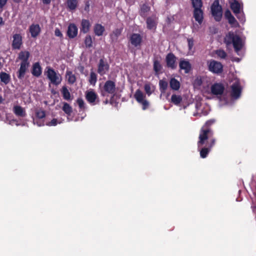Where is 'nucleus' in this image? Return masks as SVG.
I'll list each match as a JSON object with an SVG mask.
<instances>
[{
	"label": "nucleus",
	"mask_w": 256,
	"mask_h": 256,
	"mask_svg": "<svg viewBox=\"0 0 256 256\" xmlns=\"http://www.w3.org/2000/svg\"><path fill=\"white\" fill-rule=\"evenodd\" d=\"M116 91V83L111 80L106 81L100 90L101 96H108L109 94L112 96L111 100L114 98Z\"/></svg>",
	"instance_id": "2"
},
{
	"label": "nucleus",
	"mask_w": 256,
	"mask_h": 256,
	"mask_svg": "<svg viewBox=\"0 0 256 256\" xmlns=\"http://www.w3.org/2000/svg\"><path fill=\"white\" fill-rule=\"evenodd\" d=\"M230 8L235 14L240 12V4L236 0H234L230 4Z\"/></svg>",
	"instance_id": "29"
},
{
	"label": "nucleus",
	"mask_w": 256,
	"mask_h": 256,
	"mask_svg": "<svg viewBox=\"0 0 256 256\" xmlns=\"http://www.w3.org/2000/svg\"><path fill=\"white\" fill-rule=\"evenodd\" d=\"M109 102V101L108 99L106 100L104 102V104H108V103Z\"/></svg>",
	"instance_id": "56"
},
{
	"label": "nucleus",
	"mask_w": 256,
	"mask_h": 256,
	"mask_svg": "<svg viewBox=\"0 0 256 256\" xmlns=\"http://www.w3.org/2000/svg\"><path fill=\"white\" fill-rule=\"evenodd\" d=\"M140 104H142V109L143 110H146L149 106V102L146 100L142 101V102H140Z\"/></svg>",
	"instance_id": "48"
},
{
	"label": "nucleus",
	"mask_w": 256,
	"mask_h": 256,
	"mask_svg": "<svg viewBox=\"0 0 256 256\" xmlns=\"http://www.w3.org/2000/svg\"><path fill=\"white\" fill-rule=\"evenodd\" d=\"M84 10L86 12H88L90 11V4L89 0H86L84 2Z\"/></svg>",
	"instance_id": "51"
},
{
	"label": "nucleus",
	"mask_w": 256,
	"mask_h": 256,
	"mask_svg": "<svg viewBox=\"0 0 256 256\" xmlns=\"http://www.w3.org/2000/svg\"><path fill=\"white\" fill-rule=\"evenodd\" d=\"M146 24L147 28L150 30H156L158 24V18L154 14L146 18Z\"/></svg>",
	"instance_id": "9"
},
{
	"label": "nucleus",
	"mask_w": 256,
	"mask_h": 256,
	"mask_svg": "<svg viewBox=\"0 0 256 256\" xmlns=\"http://www.w3.org/2000/svg\"><path fill=\"white\" fill-rule=\"evenodd\" d=\"M84 44L86 48H90L92 46V41L90 36L88 35L86 36L84 39Z\"/></svg>",
	"instance_id": "43"
},
{
	"label": "nucleus",
	"mask_w": 256,
	"mask_h": 256,
	"mask_svg": "<svg viewBox=\"0 0 256 256\" xmlns=\"http://www.w3.org/2000/svg\"><path fill=\"white\" fill-rule=\"evenodd\" d=\"M85 97L87 102L92 105H94L99 102L98 96L94 90L86 91Z\"/></svg>",
	"instance_id": "6"
},
{
	"label": "nucleus",
	"mask_w": 256,
	"mask_h": 256,
	"mask_svg": "<svg viewBox=\"0 0 256 256\" xmlns=\"http://www.w3.org/2000/svg\"><path fill=\"white\" fill-rule=\"evenodd\" d=\"M214 119L207 120L201 128L197 142L198 149L200 157L206 158L216 143V138L214 137V131L210 126L215 123Z\"/></svg>",
	"instance_id": "1"
},
{
	"label": "nucleus",
	"mask_w": 256,
	"mask_h": 256,
	"mask_svg": "<svg viewBox=\"0 0 256 256\" xmlns=\"http://www.w3.org/2000/svg\"><path fill=\"white\" fill-rule=\"evenodd\" d=\"M62 110L66 114L69 116L70 115L72 112V107L68 104L66 102L64 103V106H62Z\"/></svg>",
	"instance_id": "39"
},
{
	"label": "nucleus",
	"mask_w": 256,
	"mask_h": 256,
	"mask_svg": "<svg viewBox=\"0 0 256 256\" xmlns=\"http://www.w3.org/2000/svg\"><path fill=\"white\" fill-rule=\"evenodd\" d=\"M48 78L50 82L56 85H58L62 82V78L60 74H58L55 70L50 68H48L46 71Z\"/></svg>",
	"instance_id": "5"
},
{
	"label": "nucleus",
	"mask_w": 256,
	"mask_h": 256,
	"mask_svg": "<svg viewBox=\"0 0 256 256\" xmlns=\"http://www.w3.org/2000/svg\"><path fill=\"white\" fill-rule=\"evenodd\" d=\"M14 112L18 116L24 117L26 116V111L20 106H16L14 107Z\"/></svg>",
	"instance_id": "26"
},
{
	"label": "nucleus",
	"mask_w": 256,
	"mask_h": 256,
	"mask_svg": "<svg viewBox=\"0 0 256 256\" xmlns=\"http://www.w3.org/2000/svg\"><path fill=\"white\" fill-rule=\"evenodd\" d=\"M58 124V120L56 118H53L50 122H48L46 125L48 126H56Z\"/></svg>",
	"instance_id": "49"
},
{
	"label": "nucleus",
	"mask_w": 256,
	"mask_h": 256,
	"mask_svg": "<svg viewBox=\"0 0 256 256\" xmlns=\"http://www.w3.org/2000/svg\"><path fill=\"white\" fill-rule=\"evenodd\" d=\"M78 0H67L66 5L70 10H74L78 6Z\"/></svg>",
	"instance_id": "34"
},
{
	"label": "nucleus",
	"mask_w": 256,
	"mask_h": 256,
	"mask_svg": "<svg viewBox=\"0 0 256 256\" xmlns=\"http://www.w3.org/2000/svg\"><path fill=\"white\" fill-rule=\"evenodd\" d=\"M134 98L136 100L140 103L145 100L144 98H146V96L140 89H138L136 91L134 94Z\"/></svg>",
	"instance_id": "32"
},
{
	"label": "nucleus",
	"mask_w": 256,
	"mask_h": 256,
	"mask_svg": "<svg viewBox=\"0 0 256 256\" xmlns=\"http://www.w3.org/2000/svg\"><path fill=\"white\" fill-rule=\"evenodd\" d=\"M36 123H37V124H38V126H44V122L42 123V124H39L38 123V122H36Z\"/></svg>",
	"instance_id": "59"
},
{
	"label": "nucleus",
	"mask_w": 256,
	"mask_h": 256,
	"mask_svg": "<svg viewBox=\"0 0 256 256\" xmlns=\"http://www.w3.org/2000/svg\"><path fill=\"white\" fill-rule=\"evenodd\" d=\"M232 92L230 96L232 98L237 99L240 96L242 88L238 82H235L231 86Z\"/></svg>",
	"instance_id": "11"
},
{
	"label": "nucleus",
	"mask_w": 256,
	"mask_h": 256,
	"mask_svg": "<svg viewBox=\"0 0 256 256\" xmlns=\"http://www.w3.org/2000/svg\"><path fill=\"white\" fill-rule=\"evenodd\" d=\"M42 73V68L38 62L34 63L32 68V74L36 77L40 76Z\"/></svg>",
	"instance_id": "19"
},
{
	"label": "nucleus",
	"mask_w": 256,
	"mask_h": 256,
	"mask_svg": "<svg viewBox=\"0 0 256 256\" xmlns=\"http://www.w3.org/2000/svg\"><path fill=\"white\" fill-rule=\"evenodd\" d=\"M0 81L5 84H8L11 80L10 75L4 72H0Z\"/></svg>",
	"instance_id": "28"
},
{
	"label": "nucleus",
	"mask_w": 256,
	"mask_h": 256,
	"mask_svg": "<svg viewBox=\"0 0 256 256\" xmlns=\"http://www.w3.org/2000/svg\"><path fill=\"white\" fill-rule=\"evenodd\" d=\"M4 22L2 17L0 16V26L4 25Z\"/></svg>",
	"instance_id": "55"
},
{
	"label": "nucleus",
	"mask_w": 256,
	"mask_h": 256,
	"mask_svg": "<svg viewBox=\"0 0 256 256\" xmlns=\"http://www.w3.org/2000/svg\"><path fill=\"white\" fill-rule=\"evenodd\" d=\"M216 55L220 58H226L227 56V54L226 52L223 50H218L216 51Z\"/></svg>",
	"instance_id": "45"
},
{
	"label": "nucleus",
	"mask_w": 256,
	"mask_h": 256,
	"mask_svg": "<svg viewBox=\"0 0 256 256\" xmlns=\"http://www.w3.org/2000/svg\"><path fill=\"white\" fill-rule=\"evenodd\" d=\"M36 120H34V122H36Z\"/></svg>",
	"instance_id": "60"
},
{
	"label": "nucleus",
	"mask_w": 256,
	"mask_h": 256,
	"mask_svg": "<svg viewBox=\"0 0 256 256\" xmlns=\"http://www.w3.org/2000/svg\"><path fill=\"white\" fill-rule=\"evenodd\" d=\"M211 92L214 95H222L224 90V87L222 84L215 83L211 86Z\"/></svg>",
	"instance_id": "12"
},
{
	"label": "nucleus",
	"mask_w": 256,
	"mask_h": 256,
	"mask_svg": "<svg viewBox=\"0 0 256 256\" xmlns=\"http://www.w3.org/2000/svg\"><path fill=\"white\" fill-rule=\"evenodd\" d=\"M150 10V7L146 4H144L140 6L139 11L140 15L144 18L147 16L148 12Z\"/></svg>",
	"instance_id": "22"
},
{
	"label": "nucleus",
	"mask_w": 256,
	"mask_h": 256,
	"mask_svg": "<svg viewBox=\"0 0 256 256\" xmlns=\"http://www.w3.org/2000/svg\"><path fill=\"white\" fill-rule=\"evenodd\" d=\"M78 29L74 24H69L67 31V35L70 38H74L77 36Z\"/></svg>",
	"instance_id": "15"
},
{
	"label": "nucleus",
	"mask_w": 256,
	"mask_h": 256,
	"mask_svg": "<svg viewBox=\"0 0 256 256\" xmlns=\"http://www.w3.org/2000/svg\"><path fill=\"white\" fill-rule=\"evenodd\" d=\"M66 76H68V82L70 84H74L76 81V77L70 71H67Z\"/></svg>",
	"instance_id": "38"
},
{
	"label": "nucleus",
	"mask_w": 256,
	"mask_h": 256,
	"mask_svg": "<svg viewBox=\"0 0 256 256\" xmlns=\"http://www.w3.org/2000/svg\"><path fill=\"white\" fill-rule=\"evenodd\" d=\"M104 30V27L101 24H96L94 26V33L97 36H102L103 34Z\"/></svg>",
	"instance_id": "24"
},
{
	"label": "nucleus",
	"mask_w": 256,
	"mask_h": 256,
	"mask_svg": "<svg viewBox=\"0 0 256 256\" xmlns=\"http://www.w3.org/2000/svg\"><path fill=\"white\" fill-rule=\"evenodd\" d=\"M182 101V98L180 96L172 94L171 97V102L175 105H178Z\"/></svg>",
	"instance_id": "37"
},
{
	"label": "nucleus",
	"mask_w": 256,
	"mask_h": 256,
	"mask_svg": "<svg viewBox=\"0 0 256 256\" xmlns=\"http://www.w3.org/2000/svg\"><path fill=\"white\" fill-rule=\"evenodd\" d=\"M122 32V29L116 28L112 32V33L110 34L112 38L117 39V38L121 34Z\"/></svg>",
	"instance_id": "44"
},
{
	"label": "nucleus",
	"mask_w": 256,
	"mask_h": 256,
	"mask_svg": "<svg viewBox=\"0 0 256 256\" xmlns=\"http://www.w3.org/2000/svg\"><path fill=\"white\" fill-rule=\"evenodd\" d=\"M76 102L80 109L84 108V102L82 98H78L76 100Z\"/></svg>",
	"instance_id": "47"
},
{
	"label": "nucleus",
	"mask_w": 256,
	"mask_h": 256,
	"mask_svg": "<svg viewBox=\"0 0 256 256\" xmlns=\"http://www.w3.org/2000/svg\"><path fill=\"white\" fill-rule=\"evenodd\" d=\"M160 90L162 94L165 93L168 87V82L164 79L160 80L158 82Z\"/></svg>",
	"instance_id": "31"
},
{
	"label": "nucleus",
	"mask_w": 256,
	"mask_h": 256,
	"mask_svg": "<svg viewBox=\"0 0 256 256\" xmlns=\"http://www.w3.org/2000/svg\"><path fill=\"white\" fill-rule=\"evenodd\" d=\"M193 16L195 20L201 24L204 20V12L202 8H196L194 10Z\"/></svg>",
	"instance_id": "14"
},
{
	"label": "nucleus",
	"mask_w": 256,
	"mask_h": 256,
	"mask_svg": "<svg viewBox=\"0 0 256 256\" xmlns=\"http://www.w3.org/2000/svg\"><path fill=\"white\" fill-rule=\"evenodd\" d=\"M130 41L132 46L137 47L141 44L142 37L139 34H132L130 38Z\"/></svg>",
	"instance_id": "13"
},
{
	"label": "nucleus",
	"mask_w": 256,
	"mask_h": 256,
	"mask_svg": "<svg viewBox=\"0 0 256 256\" xmlns=\"http://www.w3.org/2000/svg\"><path fill=\"white\" fill-rule=\"evenodd\" d=\"M170 88L174 90H178L180 88V84L178 80L175 78H172L170 81Z\"/></svg>",
	"instance_id": "27"
},
{
	"label": "nucleus",
	"mask_w": 256,
	"mask_h": 256,
	"mask_svg": "<svg viewBox=\"0 0 256 256\" xmlns=\"http://www.w3.org/2000/svg\"><path fill=\"white\" fill-rule=\"evenodd\" d=\"M8 0H0V12L3 10L4 7L6 4Z\"/></svg>",
	"instance_id": "50"
},
{
	"label": "nucleus",
	"mask_w": 256,
	"mask_h": 256,
	"mask_svg": "<svg viewBox=\"0 0 256 256\" xmlns=\"http://www.w3.org/2000/svg\"><path fill=\"white\" fill-rule=\"evenodd\" d=\"M211 13L216 22H220L222 16V8L218 0H215L212 4L211 7Z\"/></svg>",
	"instance_id": "3"
},
{
	"label": "nucleus",
	"mask_w": 256,
	"mask_h": 256,
	"mask_svg": "<svg viewBox=\"0 0 256 256\" xmlns=\"http://www.w3.org/2000/svg\"><path fill=\"white\" fill-rule=\"evenodd\" d=\"M154 86H152L150 83L146 84L144 86V90L148 96H150L152 94L154 90Z\"/></svg>",
	"instance_id": "35"
},
{
	"label": "nucleus",
	"mask_w": 256,
	"mask_h": 256,
	"mask_svg": "<svg viewBox=\"0 0 256 256\" xmlns=\"http://www.w3.org/2000/svg\"><path fill=\"white\" fill-rule=\"evenodd\" d=\"M30 32L31 36L33 38L36 37L40 32V28L38 24H32L30 26Z\"/></svg>",
	"instance_id": "20"
},
{
	"label": "nucleus",
	"mask_w": 256,
	"mask_h": 256,
	"mask_svg": "<svg viewBox=\"0 0 256 256\" xmlns=\"http://www.w3.org/2000/svg\"><path fill=\"white\" fill-rule=\"evenodd\" d=\"M176 57L172 52L168 53L166 57V66L172 70H174L176 68Z\"/></svg>",
	"instance_id": "8"
},
{
	"label": "nucleus",
	"mask_w": 256,
	"mask_h": 256,
	"mask_svg": "<svg viewBox=\"0 0 256 256\" xmlns=\"http://www.w3.org/2000/svg\"><path fill=\"white\" fill-rule=\"evenodd\" d=\"M252 211L255 214V218L256 219V206H252Z\"/></svg>",
	"instance_id": "54"
},
{
	"label": "nucleus",
	"mask_w": 256,
	"mask_h": 256,
	"mask_svg": "<svg viewBox=\"0 0 256 256\" xmlns=\"http://www.w3.org/2000/svg\"><path fill=\"white\" fill-rule=\"evenodd\" d=\"M54 34L56 36L60 37V38L62 37V34L58 28H56L55 29Z\"/></svg>",
	"instance_id": "52"
},
{
	"label": "nucleus",
	"mask_w": 256,
	"mask_h": 256,
	"mask_svg": "<svg viewBox=\"0 0 256 256\" xmlns=\"http://www.w3.org/2000/svg\"><path fill=\"white\" fill-rule=\"evenodd\" d=\"M208 70L216 74H221L223 71V66L220 62L210 60L207 62Z\"/></svg>",
	"instance_id": "4"
},
{
	"label": "nucleus",
	"mask_w": 256,
	"mask_h": 256,
	"mask_svg": "<svg viewBox=\"0 0 256 256\" xmlns=\"http://www.w3.org/2000/svg\"><path fill=\"white\" fill-rule=\"evenodd\" d=\"M62 96L64 100H72V98L71 96V94L67 88L66 86H63L62 90Z\"/></svg>",
	"instance_id": "33"
},
{
	"label": "nucleus",
	"mask_w": 256,
	"mask_h": 256,
	"mask_svg": "<svg viewBox=\"0 0 256 256\" xmlns=\"http://www.w3.org/2000/svg\"><path fill=\"white\" fill-rule=\"evenodd\" d=\"M162 69V66L160 64V61L157 59L154 60V70L156 74H158L160 72Z\"/></svg>",
	"instance_id": "36"
},
{
	"label": "nucleus",
	"mask_w": 256,
	"mask_h": 256,
	"mask_svg": "<svg viewBox=\"0 0 256 256\" xmlns=\"http://www.w3.org/2000/svg\"><path fill=\"white\" fill-rule=\"evenodd\" d=\"M224 16L228 20V23L232 25L234 24L237 22L236 20L230 11L228 9L225 11Z\"/></svg>",
	"instance_id": "25"
},
{
	"label": "nucleus",
	"mask_w": 256,
	"mask_h": 256,
	"mask_svg": "<svg viewBox=\"0 0 256 256\" xmlns=\"http://www.w3.org/2000/svg\"><path fill=\"white\" fill-rule=\"evenodd\" d=\"M97 81V75L94 72H90L88 80L89 82L92 85H95Z\"/></svg>",
	"instance_id": "40"
},
{
	"label": "nucleus",
	"mask_w": 256,
	"mask_h": 256,
	"mask_svg": "<svg viewBox=\"0 0 256 256\" xmlns=\"http://www.w3.org/2000/svg\"><path fill=\"white\" fill-rule=\"evenodd\" d=\"M36 116L38 119H42L46 116V112L44 110L40 109L35 111Z\"/></svg>",
	"instance_id": "41"
},
{
	"label": "nucleus",
	"mask_w": 256,
	"mask_h": 256,
	"mask_svg": "<svg viewBox=\"0 0 256 256\" xmlns=\"http://www.w3.org/2000/svg\"><path fill=\"white\" fill-rule=\"evenodd\" d=\"M133 2H134V1Z\"/></svg>",
	"instance_id": "61"
},
{
	"label": "nucleus",
	"mask_w": 256,
	"mask_h": 256,
	"mask_svg": "<svg viewBox=\"0 0 256 256\" xmlns=\"http://www.w3.org/2000/svg\"><path fill=\"white\" fill-rule=\"evenodd\" d=\"M29 65L30 64L20 63V68L17 72V76L19 80H22L24 78Z\"/></svg>",
	"instance_id": "17"
},
{
	"label": "nucleus",
	"mask_w": 256,
	"mask_h": 256,
	"mask_svg": "<svg viewBox=\"0 0 256 256\" xmlns=\"http://www.w3.org/2000/svg\"><path fill=\"white\" fill-rule=\"evenodd\" d=\"M90 24L89 20L83 19L81 22L80 32L84 34L87 33L90 30Z\"/></svg>",
	"instance_id": "23"
},
{
	"label": "nucleus",
	"mask_w": 256,
	"mask_h": 256,
	"mask_svg": "<svg viewBox=\"0 0 256 256\" xmlns=\"http://www.w3.org/2000/svg\"><path fill=\"white\" fill-rule=\"evenodd\" d=\"M232 44L234 46V51L238 53L242 48L243 44L242 42V40L241 38L236 35L234 38Z\"/></svg>",
	"instance_id": "18"
},
{
	"label": "nucleus",
	"mask_w": 256,
	"mask_h": 256,
	"mask_svg": "<svg viewBox=\"0 0 256 256\" xmlns=\"http://www.w3.org/2000/svg\"><path fill=\"white\" fill-rule=\"evenodd\" d=\"M42 3L45 4H48L50 3L51 0H42Z\"/></svg>",
	"instance_id": "53"
},
{
	"label": "nucleus",
	"mask_w": 256,
	"mask_h": 256,
	"mask_svg": "<svg viewBox=\"0 0 256 256\" xmlns=\"http://www.w3.org/2000/svg\"><path fill=\"white\" fill-rule=\"evenodd\" d=\"M2 96H0V104L2 103Z\"/></svg>",
	"instance_id": "58"
},
{
	"label": "nucleus",
	"mask_w": 256,
	"mask_h": 256,
	"mask_svg": "<svg viewBox=\"0 0 256 256\" xmlns=\"http://www.w3.org/2000/svg\"><path fill=\"white\" fill-rule=\"evenodd\" d=\"M14 2H16V3H19L20 2H21L22 0H13Z\"/></svg>",
	"instance_id": "57"
},
{
	"label": "nucleus",
	"mask_w": 256,
	"mask_h": 256,
	"mask_svg": "<svg viewBox=\"0 0 256 256\" xmlns=\"http://www.w3.org/2000/svg\"><path fill=\"white\" fill-rule=\"evenodd\" d=\"M109 69L110 65L106 61H104V59L100 58L98 66V73L100 74V76H103L108 72Z\"/></svg>",
	"instance_id": "7"
},
{
	"label": "nucleus",
	"mask_w": 256,
	"mask_h": 256,
	"mask_svg": "<svg viewBox=\"0 0 256 256\" xmlns=\"http://www.w3.org/2000/svg\"><path fill=\"white\" fill-rule=\"evenodd\" d=\"M179 66L180 70H184L186 74L190 72L192 69V65L188 60L181 59L179 62Z\"/></svg>",
	"instance_id": "16"
},
{
	"label": "nucleus",
	"mask_w": 256,
	"mask_h": 256,
	"mask_svg": "<svg viewBox=\"0 0 256 256\" xmlns=\"http://www.w3.org/2000/svg\"><path fill=\"white\" fill-rule=\"evenodd\" d=\"M12 42V48L13 50H20L22 44V38L20 34H14Z\"/></svg>",
	"instance_id": "10"
},
{
	"label": "nucleus",
	"mask_w": 256,
	"mask_h": 256,
	"mask_svg": "<svg viewBox=\"0 0 256 256\" xmlns=\"http://www.w3.org/2000/svg\"><path fill=\"white\" fill-rule=\"evenodd\" d=\"M30 54V52L28 51L20 52L18 56V59L22 61L20 63L30 64L28 62Z\"/></svg>",
	"instance_id": "21"
},
{
	"label": "nucleus",
	"mask_w": 256,
	"mask_h": 256,
	"mask_svg": "<svg viewBox=\"0 0 256 256\" xmlns=\"http://www.w3.org/2000/svg\"><path fill=\"white\" fill-rule=\"evenodd\" d=\"M187 42L188 50L190 52H194L193 48L194 46V40L193 38H187Z\"/></svg>",
	"instance_id": "46"
},
{
	"label": "nucleus",
	"mask_w": 256,
	"mask_h": 256,
	"mask_svg": "<svg viewBox=\"0 0 256 256\" xmlns=\"http://www.w3.org/2000/svg\"><path fill=\"white\" fill-rule=\"evenodd\" d=\"M192 6L194 9L196 8H202V0H190Z\"/></svg>",
	"instance_id": "42"
},
{
	"label": "nucleus",
	"mask_w": 256,
	"mask_h": 256,
	"mask_svg": "<svg viewBox=\"0 0 256 256\" xmlns=\"http://www.w3.org/2000/svg\"><path fill=\"white\" fill-rule=\"evenodd\" d=\"M237 34H234L232 32H230L224 40V43L226 46H230L232 44L234 38Z\"/></svg>",
	"instance_id": "30"
}]
</instances>
